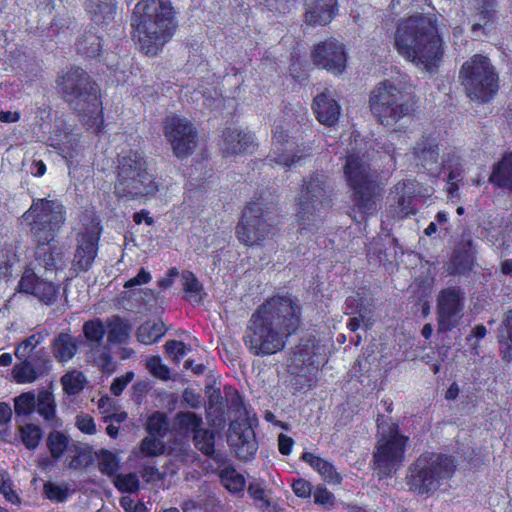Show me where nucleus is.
I'll return each mask as SVG.
<instances>
[{"mask_svg": "<svg viewBox=\"0 0 512 512\" xmlns=\"http://www.w3.org/2000/svg\"><path fill=\"white\" fill-rule=\"evenodd\" d=\"M301 307L291 295H276L261 304L248 321L244 343L255 356H269L285 347L300 325Z\"/></svg>", "mask_w": 512, "mask_h": 512, "instance_id": "1", "label": "nucleus"}, {"mask_svg": "<svg viewBox=\"0 0 512 512\" xmlns=\"http://www.w3.org/2000/svg\"><path fill=\"white\" fill-rule=\"evenodd\" d=\"M395 46L407 60L431 72L444 54L435 15L416 14L401 20L395 33Z\"/></svg>", "mask_w": 512, "mask_h": 512, "instance_id": "2", "label": "nucleus"}, {"mask_svg": "<svg viewBox=\"0 0 512 512\" xmlns=\"http://www.w3.org/2000/svg\"><path fill=\"white\" fill-rule=\"evenodd\" d=\"M132 26L140 50L146 55H156L176 28L171 3L168 0L138 2L133 11Z\"/></svg>", "mask_w": 512, "mask_h": 512, "instance_id": "3", "label": "nucleus"}, {"mask_svg": "<svg viewBox=\"0 0 512 512\" xmlns=\"http://www.w3.org/2000/svg\"><path fill=\"white\" fill-rule=\"evenodd\" d=\"M377 428L372 469L382 480L391 477L402 465L408 437L400 434L398 424L384 415L377 418Z\"/></svg>", "mask_w": 512, "mask_h": 512, "instance_id": "4", "label": "nucleus"}, {"mask_svg": "<svg viewBox=\"0 0 512 512\" xmlns=\"http://www.w3.org/2000/svg\"><path fill=\"white\" fill-rule=\"evenodd\" d=\"M158 191L156 182L147 172L146 161L137 151H129L118 158L114 194L119 199L136 200L152 196Z\"/></svg>", "mask_w": 512, "mask_h": 512, "instance_id": "5", "label": "nucleus"}, {"mask_svg": "<svg viewBox=\"0 0 512 512\" xmlns=\"http://www.w3.org/2000/svg\"><path fill=\"white\" fill-rule=\"evenodd\" d=\"M344 175L352 189L354 207L363 214L372 215L377 209L381 188L377 173L370 168L366 155L350 153L346 157Z\"/></svg>", "mask_w": 512, "mask_h": 512, "instance_id": "6", "label": "nucleus"}, {"mask_svg": "<svg viewBox=\"0 0 512 512\" xmlns=\"http://www.w3.org/2000/svg\"><path fill=\"white\" fill-rule=\"evenodd\" d=\"M333 187L324 173L304 179L298 199L297 222L301 232L313 231L322 222V214L331 203Z\"/></svg>", "mask_w": 512, "mask_h": 512, "instance_id": "7", "label": "nucleus"}, {"mask_svg": "<svg viewBox=\"0 0 512 512\" xmlns=\"http://www.w3.org/2000/svg\"><path fill=\"white\" fill-rule=\"evenodd\" d=\"M59 91L69 106L83 116L97 119L101 100L97 84L80 67H72L60 79Z\"/></svg>", "mask_w": 512, "mask_h": 512, "instance_id": "8", "label": "nucleus"}, {"mask_svg": "<svg viewBox=\"0 0 512 512\" xmlns=\"http://www.w3.org/2000/svg\"><path fill=\"white\" fill-rule=\"evenodd\" d=\"M456 469L454 459L446 454L425 453L411 465L408 484L419 494H429L444 486Z\"/></svg>", "mask_w": 512, "mask_h": 512, "instance_id": "9", "label": "nucleus"}, {"mask_svg": "<svg viewBox=\"0 0 512 512\" xmlns=\"http://www.w3.org/2000/svg\"><path fill=\"white\" fill-rule=\"evenodd\" d=\"M22 217L37 244H50L66 222V208L58 199L35 198Z\"/></svg>", "mask_w": 512, "mask_h": 512, "instance_id": "10", "label": "nucleus"}, {"mask_svg": "<svg viewBox=\"0 0 512 512\" xmlns=\"http://www.w3.org/2000/svg\"><path fill=\"white\" fill-rule=\"evenodd\" d=\"M369 106L382 125L390 126L414 112L415 100L392 81L384 80L371 91Z\"/></svg>", "mask_w": 512, "mask_h": 512, "instance_id": "11", "label": "nucleus"}, {"mask_svg": "<svg viewBox=\"0 0 512 512\" xmlns=\"http://www.w3.org/2000/svg\"><path fill=\"white\" fill-rule=\"evenodd\" d=\"M460 77L471 99L486 102L497 92V75L490 60L483 55H474L465 62Z\"/></svg>", "mask_w": 512, "mask_h": 512, "instance_id": "12", "label": "nucleus"}, {"mask_svg": "<svg viewBox=\"0 0 512 512\" xmlns=\"http://www.w3.org/2000/svg\"><path fill=\"white\" fill-rule=\"evenodd\" d=\"M275 224L272 211L265 210L261 203H249L236 227V236L246 246H259L273 235Z\"/></svg>", "mask_w": 512, "mask_h": 512, "instance_id": "13", "label": "nucleus"}, {"mask_svg": "<svg viewBox=\"0 0 512 512\" xmlns=\"http://www.w3.org/2000/svg\"><path fill=\"white\" fill-rule=\"evenodd\" d=\"M163 129L177 158L184 159L193 154L198 143V132L187 118L168 116L164 120Z\"/></svg>", "mask_w": 512, "mask_h": 512, "instance_id": "14", "label": "nucleus"}, {"mask_svg": "<svg viewBox=\"0 0 512 512\" xmlns=\"http://www.w3.org/2000/svg\"><path fill=\"white\" fill-rule=\"evenodd\" d=\"M465 293L451 286L442 289L436 298L438 332L446 333L457 327L464 316Z\"/></svg>", "mask_w": 512, "mask_h": 512, "instance_id": "15", "label": "nucleus"}, {"mask_svg": "<svg viewBox=\"0 0 512 512\" xmlns=\"http://www.w3.org/2000/svg\"><path fill=\"white\" fill-rule=\"evenodd\" d=\"M101 226L97 219H92L79 233L77 248L74 255V265L81 271H87L95 260Z\"/></svg>", "mask_w": 512, "mask_h": 512, "instance_id": "16", "label": "nucleus"}, {"mask_svg": "<svg viewBox=\"0 0 512 512\" xmlns=\"http://www.w3.org/2000/svg\"><path fill=\"white\" fill-rule=\"evenodd\" d=\"M50 275L26 269L19 281L18 287L21 292L30 293L41 302L51 305L57 299L60 286L53 283Z\"/></svg>", "mask_w": 512, "mask_h": 512, "instance_id": "17", "label": "nucleus"}, {"mask_svg": "<svg viewBox=\"0 0 512 512\" xmlns=\"http://www.w3.org/2000/svg\"><path fill=\"white\" fill-rule=\"evenodd\" d=\"M312 59L315 65L334 74H341L346 66L344 47L336 40L318 44L312 51Z\"/></svg>", "mask_w": 512, "mask_h": 512, "instance_id": "18", "label": "nucleus"}, {"mask_svg": "<svg viewBox=\"0 0 512 512\" xmlns=\"http://www.w3.org/2000/svg\"><path fill=\"white\" fill-rule=\"evenodd\" d=\"M295 143L288 140V135L282 126H275L272 137V149L266 157L269 165L273 163L286 168L292 167L303 155L295 152Z\"/></svg>", "mask_w": 512, "mask_h": 512, "instance_id": "19", "label": "nucleus"}, {"mask_svg": "<svg viewBox=\"0 0 512 512\" xmlns=\"http://www.w3.org/2000/svg\"><path fill=\"white\" fill-rule=\"evenodd\" d=\"M228 441L234 448L239 459L250 460L258 449L255 433L252 427L246 422L238 420L231 422Z\"/></svg>", "mask_w": 512, "mask_h": 512, "instance_id": "20", "label": "nucleus"}, {"mask_svg": "<svg viewBox=\"0 0 512 512\" xmlns=\"http://www.w3.org/2000/svg\"><path fill=\"white\" fill-rule=\"evenodd\" d=\"M20 362L14 365L12 376L17 383H33L50 370V360L46 358L43 349L33 357L17 358Z\"/></svg>", "mask_w": 512, "mask_h": 512, "instance_id": "21", "label": "nucleus"}, {"mask_svg": "<svg viewBox=\"0 0 512 512\" xmlns=\"http://www.w3.org/2000/svg\"><path fill=\"white\" fill-rule=\"evenodd\" d=\"M38 244L35 251L34 272L56 274L66 265L65 253L61 247Z\"/></svg>", "mask_w": 512, "mask_h": 512, "instance_id": "22", "label": "nucleus"}, {"mask_svg": "<svg viewBox=\"0 0 512 512\" xmlns=\"http://www.w3.org/2000/svg\"><path fill=\"white\" fill-rule=\"evenodd\" d=\"M413 150L417 166H421L430 173L439 171L440 148L435 138H422L416 143Z\"/></svg>", "mask_w": 512, "mask_h": 512, "instance_id": "23", "label": "nucleus"}, {"mask_svg": "<svg viewBox=\"0 0 512 512\" xmlns=\"http://www.w3.org/2000/svg\"><path fill=\"white\" fill-rule=\"evenodd\" d=\"M313 110L321 124L333 126L339 119L341 107L335 100L332 92L329 89H325L324 92L314 98Z\"/></svg>", "mask_w": 512, "mask_h": 512, "instance_id": "24", "label": "nucleus"}, {"mask_svg": "<svg viewBox=\"0 0 512 512\" xmlns=\"http://www.w3.org/2000/svg\"><path fill=\"white\" fill-rule=\"evenodd\" d=\"M254 138L250 132L237 129H226L223 132V151L227 154L237 155L253 146Z\"/></svg>", "mask_w": 512, "mask_h": 512, "instance_id": "25", "label": "nucleus"}, {"mask_svg": "<svg viewBox=\"0 0 512 512\" xmlns=\"http://www.w3.org/2000/svg\"><path fill=\"white\" fill-rule=\"evenodd\" d=\"M395 204L390 206V211L398 219L406 218L411 214H415L413 205V190L406 183H398L394 190Z\"/></svg>", "mask_w": 512, "mask_h": 512, "instance_id": "26", "label": "nucleus"}, {"mask_svg": "<svg viewBox=\"0 0 512 512\" xmlns=\"http://www.w3.org/2000/svg\"><path fill=\"white\" fill-rule=\"evenodd\" d=\"M310 23L326 25L336 14V0H307Z\"/></svg>", "mask_w": 512, "mask_h": 512, "instance_id": "27", "label": "nucleus"}, {"mask_svg": "<svg viewBox=\"0 0 512 512\" xmlns=\"http://www.w3.org/2000/svg\"><path fill=\"white\" fill-rule=\"evenodd\" d=\"M116 9V0H86V11L97 25L111 22L116 15Z\"/></svg>", "mask_w": 512, "mask_h": 512, "instance_id": "28", "label": "nucleus"}, {"mask_svg": "<svg viewBox=\"0 0 512 512\" xmlns=\"http://www.w3.org/2000/svg\"><path fill=\"white\" fill-rule=\"evenodd\" d=\"M35 411L43 418V420L52 428L62 426L61 420L56 416V402L52 392L41 390L36 395Z\"/></svg>", "mask_w": 512, "mask_h": 512, "instance_id": "29", "label": "nucleus"}, {"mask_svg": "<svg viewBox=\"0 0 512 512\" xmlns=\"http://www.w3.org/2000/svg\"><path fill=\"white\" fill-rule=\"evenodd\" d=\"M51 351L58 362H68L78 351V340L69 333H59L52 340Z\"/></svg>", "mask_w": 512, "mask_h": 512, "instance_id": "30", "label": "nucleus"}, {"mask_svg": "<svg viewBox=\"0 0 512 512\" xmlns=\"http://www.w3.org/2000/svg\"><path fill=\"white\" fill-rule=\"evenodd\" d=\"M489 182L499 188L512 191V153L504 155L503 158L494 165L493 171L489 177Z\"/></svg>", "mask_w": 512, "mask_h": 512, "instance_id": "31", "label": "nucleus"}, {"mask_svg": "<svg viewBox=\"0 0 512 512\" xmlns=\"http://www.w3.org/2000/svg\"><path fill=\"white\" fill-rule=\"evenodd\" d=\"M106 328L108 341L111 343L122 344L127 342L132 331V324L118 315H113L106 319Z\"/></svg>", "mask_w": 512, "mask_h": 512, "instance_id": "32", "label": "nucleus"}, {"mask_svg": "<svg viewBox=\"0 0 512 512\" xmlns=\"http://www.w3.org/2000/svg\"><path fill=\"white\" fill-rule=\"evenodd\" d=\"M302 459L309 463L310 466L324 478V480L337 484L341 482V476L339 473H337L334 466L326 460L309 452L303 453Z\"/></svg>", "mask_w": 512, "mask_h": 512, "instance_id": "33", "label": "nucleus"}, {"mask_svg": "<svg viewBox=\"0 0 512 512\" xmlns=\"http://www.w3.org/2000/svg\"><path fill=\"white\" fill-rule=\"evenodd\" d=\"M439 169L448 172L451 180H463L464 168L460 156L453 149L444 151Z\"/></svg>", "mask_w": 512, "mask_h": 512, "instance_id": "34", "label": "nucleus"}, {"mask_svg": "<svg viewBox=\"0 0 512 512\" xmlns=\"http://www.w3.org/2000/svg\"><path fill=\"white\" fill-rule=\"evenodd\" d=\"M203 419L200 415L191 411L177 412L174 417V426L181 433L193 435L201 429Z\"/></svg>", "mask_w": 512, "mask_h": 512, "instance_id": "35", "label": "nucleus"}, {"mask_svg": "<svg viewBox=\"0 0 512 512\" xmlns=\"http://www.w3.org/2000/svg\"><path fill=\"white\" fill-rule=\"evenodd\" d=\"M181 284L187 300L195 303L203 301V286L191 271L184 270L181 273Z\"/></svg>", "mask_w": 512, "mask_h": 512, "instance_id": "36", "label": "nucleus"}, {"mask_svg": "<svg viewBox=\"0 0 512 512\" xmlns=\"http://www.w3.org/2000/svg\"><path fill=\"white\" fill-rule=\"evenodd\" d=\"M498 341L501 344L504 358L512 360V309L504 314L498 328Z\"/></svg>", "mask_w": 512, "mask_h": 512, "instance_id": "37", "label": "nucleus"}, {"mask_svg": "<svg viewBox=\"0 0 512 512\" xmlns=\"http://www.w3.org/2000/svg\"><path fill=\"white\" fill-rule=\"evenodd\" d=\"M46 444L53 459H60L67 451L73 452V445H69V438L62 432L53 431L49 433Z\"/></svg>", "mask_w": 512, "mask_h": 512, "instance_id": "38", "label": "nucleus"}, {"mask_svg": "<svg viewBox=\"0 0 512 512\" xmlns=\"http://www.w3.org/2000/svg\"><path fill=\"white\" fill-rule=\"evenodd\" d=\"M166 332L162 321L146 322L137 329V339L144 344H152L160 339Z\"/></svg>", "mask_w": 512, "mask_h": 512, "instance_id": "39", "label": "nucleus"}, {"mask_svg": "<svg viewBox=\"0 0 512 512\" xmlns=\"http://www.w3.org/2000/svg\"><path fill=\"white\" fill-rule=\"evenodd\" d=\"M75 45L77 52L88 57H96L101 50L100 37L91 31L85 32Z\"/></svg>", "mask_w": 512, "mask_h": 512, "instance_id": "40", "label": "nucleus"}, {"mask_svg": "<svg viewBox=\"0 0 512 512\" xmlns=\"http://www.w3.org/2000/svg\"><path fill=\"white\" fill-rule=\"evenodd\" d=\"M18 434L22 444L29 450L36 449L42 438L41 428L32 423L20 425Z\"/></svg>", "mask_w": 512, "mask_h": 512, "instance_id": "41", "label": "nucleus"}, {"mask_svg": "<svg viewBox=\"0 0 512 512\" xmlns=\"http://www.w3.org/2000/svg\"><path fill=\"white\" fill-rule=\"evenodd\" d=\"M61 383L63 385V390L68 395H76L79 394L86 384V377L80 371H71L66 373L61 378Z\"/></svg>", "mask_w": 512, "mask_h": 512, "instance_id": "42", "label": "nucleus"}, {"mask_svg": "<svg viewBox=\"0 0 512 512\" xmlns=\"http://www.w3.org/2000/svg\"><path fill=\"white\" fill-rule=\"evenodd\" d=\"M223 486L232 493L241 492L245 485L244 477L233 467H226L220 473Z\"/></svg>", "mask_w": 512, "mask_h": 512, "instance_id": "43", "label": "nucleus"}, {"mask_svg": "<svg viewBox=\"0 0 512 512\" xmlns=\"http://www.w3.org/2000/svg\"><path fill=\"white\" fill-rule=\"evenodd\" d=\"M195 447L207 456H211L215 449V433L209 429H200L193 435Z\"/></svg>", "mask_w": 512, "mask_h": 512, "instance_id": "44", "label": "nucleus"}, {"mask_svg": "<svg viewBox=\"0 0 512 512\" xmlns=\"http://www.w3.org/2000/svg\"><path fill=\"white\" fill-rule=\"evenodd\" d=\"M105 327L100 319L90 320L84 323L83 333L86 339L93 343V347L99 348L105 335Z\"/></svg>", "mask_w": 512, "mask_h": 512, "instance_id": "45", "label": "nucleus"}, {"mask_svg": "<svg viewBox=\"0 0 512 512\" xmlns=\"http://www.w3.org/2000/svg\"><path fill=\"white\" fill-rule=\"evenodd\" d=\"M147 431L150 435L164 437L169 430V420L165 413L156 411L147 420Z\"/></svg>", "mask_w": 512, "mask_h": 512, "instance_id": "46", "label": "nucleus"}, {"mask_svg": "<svg viewBox=\"0 0 512 512\" xmlns=\"http://www.w3.org/2000/svg\"><path fill=\"white\" fill-rule=\"evenodd\" d=\"M36 395L33 392H24L14 398V412L17 417L29 416L35 411Z\"/></svg>", "mask_w": 512, "mask_h": 512, "instance_id": "47", "label": "nucleus"}, {"mask_svg": "<svg viewBox=\"0 0 512 512\" xmlns=\"http://www.w3.org/2000/svg\"><path fill=\"white\" fill-rule=\"evenodd\" d=\"M71 460L67 462V467L71 470H78L87 467L91 462V455L86 449L73 444V452H69Z\"/></svg>", "mask_w": 512, "mask_h": 512, "instance_id": "48", "label": "nucleus"}, {"mask_svg": "<svg viewBox=\"0 0 512 512\" xmlns=\"http://www.w3.org/2000/svg\"><path fill=\"white\" fill-rule=\"evenodd\" d=\"M152 436H147L141 441L140 453L145 457H156L165 451L164 442Z\"/></svg>", "mask_w": 512, "mask_h": 512, "instance_id": "49", "label": "nucleus"}, {"mask_svg": "<svg viewBox=\"0 0 512 512\" xmlns=\"http://www.w3.org/2000/svg\"><path fill=\"white\" fill-rule=\"evenodd\" d=\"M42 337L39 334H33L28 338L24 339L16 348V358L33 357L37 346L41 343Z\"/></svg>", "mask_w": 512, "mask_h": 512, "instance_id": "50", "label": "nucleus"}, {"mask_svg": "<svg viewBox=\"0 0 512 512\" xmlns=\"http://www.w3.org/2000/svg\"><path fill=\"white\" fill-rule=\"evenodd\" d=\"M98 467L103 474L113 475L119 468L116 456L108 451L101 450L97 454Z\"/></svg>", "mask_w": 512, "mask_h": 512, "instance_id": "51", "label": "nucleus"}, {"mask_svg": "<svg viewBox=\"0 0 512 512\" xmlns=\"http://www.w3.org/2000/svg\"><path fill=\"white\" fill-rule=\"evenodd\" d=\"M44 492L48 499L62 502L68 497L69 486L67 484L58 485L52 482H47L44 484Z\"/></svg>", "mask_w": 512, "mask_h": 512, "instance_id": "52", "label": "nucleus"}, {"mask_svg": "<svg viewBox=\"0 0 512 512\" xmlns=\"http://www.w3.org/2000/svg\"><path fill=\"white\" fill-rule=\"evenodd\" d=\"M248 493L256 502L260 503L261 508H268L270 506L267 491L262 483L255 481L250 483Z\"/></svg>", "mask_w": 512, "mask_h": 512, "instance_id": "53", "label": "nucleus"}, {"mask_svg": "<svg viewBox=\"0 0 512 512\" xmlns=\"http://www.w3.org/2000/svg\"><path fill=\"white\" fill-rule=\"evenodd\" d=\"M147 369L152 375L160 379L166 380L169 378V369L166 365L162 364L159 356H152L147 360Z\"/></svg>", "mask_w": 512, "mask_h": 512, "instance_id": "54", "label": "nucleus"}, {"mask_svg": "<svg viewBox=\"0 0 512 512\" xmlns=\"http://www.w3.org/2000/svg\"><path fill=\"white\" fill-rule=\"evenodd\" d=\"M115 485L121 491L134 492L139 487V481L135 474L118 475Z\"/></svg>", "mask_w": 512, "mask_h": 512, "instance_id": "55", "label": "nucleus"}, {"mask_svg": "<svg viewBox=\"0 0 512 512\" xmlns=\"http://www.w3.org/2000/svg\"><path fill=\"white\" fill-rule=\"evenodd\" d=\"M94 352L98 353V356L94 359V362L106 372H112L114 370V364L112 357L105 347L100 346L99 348L92 347Z\"/></svg>", "mask_w": 512, "mask_h": 512, "instance_id": "56", "label": "nucleus"}, {"mask_svg": "<svg viewBox=\"0 0 512 512\" xmlns=\"http://www.w3.org/2000/svg\"><path fill=\"white\" fill-rule=\"evenodd\" d=\"M387 245L388 246H386L384 244L383 246H385V249L384 250L380 249L377 252L378 259L383 264H385V263H392L393 261L396 260V257H397V243H396V240L395 239L389 240ZM373 253L376 254V251L373 252Z\"/></svg>", "mask_w": 512, "mask_h": 512, "instance_id": "57", "label": "nucleus"}, {"mask_svg": "<svg viewBox=\"0 0 512 512\" xmlns=\"http://www.w3.org/2000/svg\"><path fill=\"white\" fill-rule=\"evenodd\" d=\"M166 353L172 357L174 361H180L186 354V346L183 342L177 340H169L165 344Z\"/></svg>", "mask_w": 512, "mask_h": 512, "instance_id": "58", "label": "nucleus"}, {"mask_svg": "<svg viewBox=\"0 0 512 512\" xmlns=\"http://www.w3.org/2000/svg\"><path fill=\"white\" fill-rule=\"evenodd\" d=\"M134 373L129 371L126 374L117 377L111 384L110 391L114 396H119L125 387L133 380Z\"/></svg>", "mask_w": 512, "mask_h": 512, "instance_id": "59", "label": "nucleus"}, {"mask_svg": "<svg viewBox=\"0 0 512 512\" xmlns=\"http://www.w3.org/2000/svg\"><path fill=\"white\" fill-rule=\"evenodd\" d=\"M76 426L77 428L86 434H94L96 432V427L94 420L91 416L87 414H80L76 417Z\"/></svg>", "mask_w": 512, "mask_h": 512, "instance_id": "60", "label": "nucleus"}, {"mask_svg": "<svg viewBox=\"0 0 512 512\" xmlns=\"http://www.w3.org/2000/svg\"><path fill=\"white\" fill-rule=\"evenodd\" d=\"M292 489L298 497L307 498L311 495L312 487L308 481L298 479L293 482Z\"/></svg>", "mask_w": 512, "mask_h": 512, "instance_id": "61", "label": "nucleus"}, {"mask_svg": "<svg viewBox=\"0 0 512 512\" xmlns=\"http://www.w3.org/2000/svg\"><path fill=\"white\" fill-rule=\"evenodd\" d=\"M183 401L193 409H197L201 406V396L195 393L192 389H185L182 395Z\"/></svg>", "mask_w": 512, "mask_h": 512, "instance_id": "62", "label": "nucleus"}, {"mask_svg": "<svg viewBox=\"0 0 512 512\" xmlns=\"http://www.w3.org/2000/svg\"><path fill=\"white\" fill-rule=\"evenodd\" d=\"M150 280H151L150 273L147 272L144 268H141L135 277L131 278L130 280H128L125 283L124 287L131 288V287H134L137 285L146 284Z\"/></svg>", "mask_w": 512, "mask_h": 512, "instance_id": "63", "label": "nucleus"}, {"mask_svg": "<svg viewBox=\"0 0 512 512\" xmlns=\"http://www.w3.org/2000/svg\"><path fill=\"white\" fill-rule=\"evenodd\" d=\"M120 505L125 510V512H146V507L144 504L134 502L129 497H122L120 499Z\"/></svg>", "mask_w": 512, "mask_h": 512, "instance_id": "64", "label": "nucleus"}]
</instances>
